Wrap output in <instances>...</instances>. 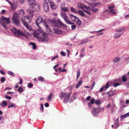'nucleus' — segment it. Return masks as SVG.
<instances>
[{"label":"nucleus","instance_id":"4","mask_svg":"<svg viewBox=\"0 0 129 129\" xmlns=\"http://www.w3.org/2000/svg\"><path fill=\"white\" fill-rule=\"evenodd\" d=\"M71 94V92H70L69 94L67 95L66 93H64L61 92L59 93V96L61 99H62L63 98H64L63 102L64 103H66L68 102L70 99Z\"/></svg>","mask_w":129,"mask_h":129},{"label":"nucleus","instance_id":"15","mask_svg":"<svg viewBox=\"0 0 129 129\" xmlns=\"http://www.w3.org/2000/svg\"><path fill=\"white\" fill-rule=\"evenodd\" d=\"M43 7L45 10L46 11H49V7L48 4L46 3H44L43 4Z\"/></svg>","mask_w":129,"mask_h":129},{"label":"nucleus","instance_id":"32","mask_svg":"<svg viewBox=\"0 0 129 129\" xmlns=\"http://www.w3.org/2000/svg\"><path fill=\"white\" fill-rule=\"evenodd\" d=\"M78 20H76L75 21L76 23L78 25H80L82 23V22L78 18Z\"/></svg>","mask_w":129,"mask_h":129},{"label":"nucleus","instance_id":"5","mask_svg":"<svg viewBox=\"0 0 129 129\" xmlns=\"http://www.w3.org/2000/svg\"><path fill=\"white\" fill-rule=\"evenodd\" d=\"M18 14L17 13H15L13 15L12 21L13 24L17 26L20 25V21L18 20Z\"/></svg>","mask_w":129,"mask_h":129},{"label":"nucleus","instance_id":"7","mask_svg":"<svg viewBox=\"0 0 129 129\" xmlns=\"http://www.w3.org/2000/svg\"><path fill=\"white\" fill-rule=\"evenodd\" d=\"M20 20L23 23L24 25L25 26L27 29L30 31L33 30V29L31 25L28 24V23H29L26 22L24 19L21 18L20 19Z\"/></svg>","mask_w":129,"mask_h":129},{"label":"nucleus","instance_id":"43","mask_svg":"<svg viewBox=\"0 0 129 129\" xmlns=\"http://www.w3.org/2000/svg\"><path fill=\"white\" fill-rule=\"evenodd\" d=\"M0 80L1 82L3 83L5 81V79L4 77H2L1 79Z\"/></svg>","mask_w":129,"mask_h":129},{"label":"nucleus","instance_id":"30","mask_svg":"<svg viewBox=\"0 0 129 129\" xmlns=\"http://www.w3.org/2000/svg\"><path fill=\"white\" fill-rule=\"evenodd\" d=\"M122 81L124 82H125L127 80L126 76L125 75H124L122 76Z\"/></svg>","mask_w":129,"mask_h":129},{"label":"nucleus","instance_id":"44","mask_svg":"<svg viewBox=\"0 0 129 129\" xmlns=\"http://www.w3.org/2000/svg\"><path fill=\"white\" fill-rule=\"evenodd\" d=\"M120 83H114L113 85L114 87H116L120 85Z\"/></svg>","mask_w":129,"mask_h":129},{"label":"nucleus","instance_id":"1","mask_svg":"<svg viewBox=\"0 0 129 129\" xmlns=\"http://www.w3.org/2000/svg\"><path fill=\"white\" fill-rule=\"evenodd\" d=\"M46 20L45 19H44L41 17L39 16L37 18V20H36V25L38 26L39 28L41 29L40 24L41 23H43V25L45 26V28L46 31L48 32V33L50 35H52L53 32L50 30V27L46 23Z\"/></svg>","mask_w":129,"mask_h":129},{"label":"nucleus","instance_id":"29","mask_svg":"<svg viewBox=\"0 0 129 129\" xmlns=\"http://www.w3.org/2000/svg\"><path fill=\"white\" fill-rule=\"evenodd\" d=\"M29 44L33 46V49H36L37 47L35 44V43L33 42L30 43Z\"/></svg>","mask_w":129,"mask_h":129},{"label":"nucleus","instance_id":"63","mask_svg":"<svg viewBox=\"0 0 129 129\" xmlns=\"http://www.w3.org/2000/svg\"><path fill=\"white\" fill-rule=\"evenodd\" d=\"M120 117L121 118H122V117H123L124 118H126L127 117V116L125 114L124 115H121Z\"/></svg>","mask_w":129,"mask_h":129},{"label":"nucleus","instance_id":"48","mask_svg":"<svg viewBox=\"0 0 129 129\" xmlns=\"http://www.w3.org/2000/svg\"><path fill=\"white\" fill-rule=\"evenodd\" d=\"M95 99H92L90 101V103L91 104H93L94 103Z\"/></svg>","mask_w":129,"mask_h":129},{"label":"nucleus","instance_id":"9","mask_svg":"<svg viewBox=\"0 0 129 129\" xmlns=\"http://www.w3.org/2000/svg\"><path fill=\"white\" fill-rule=\"evenodd\" d=\"M35 0H28L29 4L33 8H34L35 9L36 7L39 8V6L35 3Z\"/></svg>","mask_w":129,"mask_h":129},{"label":"nucleus","instance_id":"50","mask_svg":"<svg viewBox=\"0 0 129 129\" xmlns=\"http://www.w3.org/2000/svg\"><path fill=\"white\" fill-rule=\"evenodd\" d=\"M22 89L21 87H19L18 89V90L19 92H21L22 91Z\"/></svg>","mask_w":129,"mask_h":129},{"label":"nucleus","instance_id":"64","mask_svg":"<svg viewBox=\"0 0 129 129\" xmlns=\"http://www.w3.org/2000/svg\"><path fill=\"white\" fill-rule=\"evenodd\" d=\"M105 30V29H101V30H100L99 31H96L95 32L96 33H99V32H101V31H103L104 30Z\"/></svg>","mask_w":129,"mask_h":129},{"label":"nucleus","instance_id":"58","mask_svg":"<svg viewBox=\"0 0 129 129\" xmlns=\"http://www.w3.org/2000/svg\"><path fill=\"white\" fill-rule=\"evenodd\" d=\"M90 99H91L90 96H89L87 97V98H86V100L87 101H88Z\"/></svg>","mask_w":129,"mask_h":129},{"label":"nucleus","instance_id":"51","mask_svg":"<svg viewBox=\"0 0 129 129\" xmlns=\"http://www.w3.org/2000/svg\"><path fill=\"white\" fill-rule=\"evenodd\" d=\"M5 98L7 99H12V97L7 95L5 96Z\"/></svg>","mask_w":129,"mask_h":129},{"label":"nucleus","instance_id":"6","mask_svg":"<svg viewBox=\"0 0 129 129\" xmlns=\"http://www.w3.org/2000/svg\"><path fill=\"white\" fill-rule=\"evenodd\" d=\"M39 28V29L37 30L34 31V36L35 37L38 39L41 38V36L43 34V32L41 30V29Z\"/></svg>","mask_w":129,"mask_h":129},{"label":"nucleus","instance_id":"28","mask_svg":"<svg viewBox=\"0 0 129 129\" xmlns=\"http://www.w3.org/2000/svg\"><path fill=\"white\" fill-rule=\"evenodd\" d=\"M78 13L82 16L84 17L86 16L85 14L81 10H80L79 11H78Z\"/></svg>","mask_w":129,"mask_h":129},{"label":"nucleus","instance_id":"37","mask_svg":"<svg viewBox=\"0 0 129 129\" xmlns=\"http://www.w3.org/2000/svg\"><path fill=\"white\" fill-rule=\"evenodd\" d=\"M38 79L39 80L43 82L44 81V78H43V77L41 76H39L38 77Z\"/></svg>","mask_w":129,"mask_h":129},{"label":"nucleus","instance_id":"61","mask_svg":"<svg viewBox=\"0 0 129 129\" xmlns=\"http://www.w3.org/2000/svg\"><path fill=\"white\" fill-rule=\"evenodd\" d=\"M0 72L2 74L4 75L5 74V73L3 72L2 70H0Z\"/></svg>","mask_w":129,"mask_h":129},{"label":"nucleus","instance_id":"20","mask_svg":"<svg viewBox=\"0 0 129 129\" xmlns=\"http://www.w3.org/2000/svg\"><path fill=\"white\" fill-rule=\"evenodd\" d=\"M27 11L29 15L33 17L34 14V11H33L30 9H27Z\"/></svg>","mask_w":129,"mask_h":129},{"label":"nucleus","instance_id":"49","mask_svg":"<svg viewBox=\"0 0 129 129\" xmlns=\"http://www.w3.org/2000/svg\"><path fill=\"white\" fill-rule=\"evenodd\" d=\"M95 103L97 105H99L100 103V101L99 100H97L95 101Z\"/></svg>","mask_w":129,"mask_h":129},{"label":"nucleus","instance_id":"59","mask_svg":"<svg viewBox=\"0 0 129 129\" xmlns=\"http://www.w3.org/2000/svg\"><path fill=\"white\" fill-rule=\"evenodd\" d=\"M104 87H102L100 90V92H102L104 90Z\"/></svg>","mask_w":129,"mask_h":129},{"label":"nucleus","instance_id":"10","mask_svg":"<svg viewBox=\"0 0 129 129\" xmlns=\"http://www.w3.org/2000/svg\"><path fill=\"white\" fill-rule=\"evenodd\" d=\"M78 6L79 9H81L82 10H83L84 8L87 10L89 9V10L90 9V7H87L84 4L80 3L78 4Z\"/></svg>","mask_w":129,"mask_h":129},{"label":"nucleus","instance_id":"62","mask_svg":"<svg viewBox=\"0 0 129 129\" xmlns=\"http://www.w3.org/2000/svg\"><path fill=\"white\" fill-rule=\"evenodd\" d=\"M6 12V11L4 10H2L1 12V13L2 14H3L5 13Z\"/></svg>","mask_w":129,"mask_h":129},{"label":"nucleus","instance_id":"53","mask_svg":"<svg viewBox=\"0 0 129 129\" xmlns=\"http://www.w3.org/2000/svg\"><path fill=\"white\" fill-rule=\"evenodd\" d=\"M41 111L42 112L43 111V106L42 104H41Z\"/></svg>","mask_w":129,"mask_h":129},{"label":"nucleus","instance_id":"39","mask_svg":"<svg viewBox=\"0 0 129 129\" xmlns=\"http://www.w3.org/2000/svg\"><path fill=\"white\" fill-rule=\"evenodd\" d=\"M80 76V72L79 70H78L77 72V80H78V78Z\"/></svg>","mask_w":129,"mask_h":129},{"label":"nucleus","instance_id":"23","mask_svg":"<svg viewBox=\"0 0 129 129\" xmlns=\"http://www.w3.org/2000/svg\"><path fill=\"white\" fill-rule=\"evenodd\" d=\"M122 34V33H115L114 35V38H119L120 36H121Z\"/></svg>","mask_w":129,"mask_h":129},{"label":"nucleus","instance_id":"36","mask_svg":"<svg viewBox=\"0 0 129 129\" xmlns=\"http://www.w3.org/2000/svg\"><path fill=\"white\" fill-rule=\"evenodd\" d=\"M71 10L72 12H74L75 13H78V11L75 10V9L73 7H71Z\"/></svg>","mask_w":129,"mask_h":129},{"label":"nucleus","instance_id":"38","mask_svg":"<svg viewBox=\"0 0 129 129\" xmlns=\"http://www.w3.org/2000/svg\"><path fill=\"white\" fill-rule=\"evenodd\" d=\"M19 14H21L23 16L24 15V11L23 9H21L20 10Z\"/></svg>","mask_w":129,"mask_h":129},{"label":"nucleus","instance_id":"54","mask_svg":"<svg viewBox=\"0 0 129 129\" xmlns=\"http://www.w3.org/2000/svg\"><path fill=\"white\" fill-rule=\"evenodd\" d=\"M109 84L108 83H107L104 87L105 88L107 89L109 87Z\"/></svg>","mask_w":129,"mask_h":129},{"label":"nucleus","instance_id":"42","mask_svg":"<svg viewBox=\"0 0 129 129\" xmlns=\"http://www.w3.org/2000/svg\"><path fill=\"white\" fill-rule=\"evenodd\" d=\"M8 74L12 76H14V74L12 72L9 71L8 72Z\"/></svg>","mask_w":129,"mask_h":129},{"label":"nucleus","instance_id":"17","mask_svg":"<svg viewBox=\"0 0 129 129\" xmlns=\"http://www.w3.org/2000/svg\"><path fill=\"white\" fill-rule=\"evenodd\" d=\"M60 15L63 18L64 20L67 19L68 17L66 15V13L64 12H61L60 14Z\"/></svg>","mask_w":129,"mask_h":129},{"label":"nucleus","instance_id":"33","mask_svg":"<svg viewBox=\"0 0 129 129\" xmlns=\"http://www.w3.org/2000/svg\"><path fill=\"white\" fill-rule=\"evenodd\" d=\"M124 29V27H122L120 28L119 29H118L116 30V31H121L122 30H123Z\"/></svg>","mask_w":129,"mask_h":129},{"label":"nucleus","instance_id":"31","mask_svg":"<svg viewBox=\"0 0 129 129\" xmlns=\"http://www.w3.org/2000/svg\"><path fill=\"white\" fill-rule=\"evenodd\" d=\"M120 59V58L118 57H116L114 58L113 60V62H116L119 61Z\"/></svg>","mask_w":129,"mask_h":129},{"label":"nucleus","instance_id":"45","mask_svg":"<svg viewBox=\"0 0 129 129\" xmlns=\"http://www.w3.org/2000/svg\"><path fill=\"white\" fill-rule=\"evenodd\" d=\"M58 57V56L57 55H56L55 56L52 57V59H51V61H53L55 58H57Z\"/></svg>","mask_w":129,"mask_h":129},{"label":"nucleus","instance_id":"8","mask_svg":"<svg viewBox=\"0 0 129 129\" xmlns=\"http://www.w3.org/2000/svg\"><path fill=\"white\" fill-rule=\"evenodd\" d=\"M11 30L16 36L18 35L19 37H20V36L19 35H21L23 36H24V35L22 32L17 29L16 28H14L13 29H12Z\"/></svg>","mask_w":129,"mask_h":129},{"label":"nucleus","instance_id":"60","mask_svg":"<svg viewBox=\"0 0 129 129\" xmlns=\"http://www.w3.org/2000/svg\"><path fill=\"white\" fill-rule=\"evenodd\" d=\"M84 54L81 53L80 54V57H81L82 58H83V57L84 56Z\"/></svg>","mask_w":129,"mask_h":129},{"label":"nucleus","instance_id":"47","mask_svg":"<svg viewBox=\"0 0 129 129\" xmlns=\"http://www.w3.org/2000/svg\"><path fill=\"white\" fill-rule=\"evenodd\" d=\"M9 105H10L11 106V107L12 108L14 107V108H15L16 107V106L15 105L11 103H10Z\"/></svg>","mask_w":129,"mask_h":129},{"label":"nucleus","instance_id":"19","mask_svg":"<svg viewBox=\"0 0 129 129\" xmlns=\"http://www.w3.org/2000/svg\"><path fill=\"white\" fill-rule=\"evenodd\" d=\"M70 18L72 21H76V20H78V18L76 16L73 15H70Z\"/></svg>","mask_w":129,"mask_h":129},{"label":"nucleus","instance_id":"25","mask_svg":"<svg viewBox=\"0 0 129 129\" xmlns=\"http://www.w3.org/2000/svg\"><path fill=\"white\" fill-rule=\"evenodd\" d=\"M32 17H31L30 16H26L24 17V18L25 19L29 20V21L28 22V23H30L31 21V19L32 18Z\"/></svg>","mask_w":129,"mask_h":129},{"label":"nucleus","instance_id":"41","mask_svg":"<svg viewBox=\"0 0 129 129\" xmlns=\"http://www.w3.org/2000/svg\"><path fill=\"white\" fill-rule=\"evenodd\" d=\"M91 10L93 12H96L98 10V9L96 8H92L91 9Z\"/></svg>","mask_w":129,"mask_h":129},{"label":"nucleus","instance_id":"2","mask_svg":"<svg viewBox=\"0 0 129 129\" xmlns=\"http://www.w3.org/2000/svg\"><path fill=\"white\" fill-rule=\"evenodd\" d=\"M51 22L53 26L56 27H58L59 26L63 27H67V26L63 24L59 19L56 20L55 18H54L51 20Z\"/></svg>","mask_w":129,"mask_h":129},{"label":"nucleus","instance_id":"26","mask_svg":"<svg viewBox=\"0 0 129 129\" xmlns=\"http://www.w3.org/2000/svg\"><path fill=\"white\" fill-rule=\"evenodd\" d=\"M82 81L81 80H80L76 86V88H77L79 87L82 84Z\"/></svg>","mask_w":129,"mask_h":129},{"label":"nucleus","instance_id":"27","mask_svg":"<svg viewBox=\"0 0 129 129\" xmlns=\"http://www.w3.org/2000/svg\"><path fill=\"white\" fill-rule=\"evenodd\" d=\"M63 5V4L61 5V9L64 12H66L68 11V9L67 8L64 7L62 6V5Z\"/></svg>","mask_w":129,"mask_h":129},{"label":"nucleus","instance_id":"11","mask_svg":"<svg viewBox=\"0 0 129 129\" xmlns=\"http://www.w3.org/2000/svg\"><path fill=\"white\" fill-rule=\"evenodd\" d=\"M42 37H41V38H40L41 41H46L48 40V38L47 35L46 34H43L42 35Z\"/></svg>","mask_w":129,"mask_h":129},{"label":"nucleus","instance_id":"57","mask_svg":"<svg viewBox=\"0 0 129 129\" xmlns=\"http://www.w3.org/2000/svg\"><path fill=\"white\" fill-rule=\"evenodd\" d=\"M71 27L73 30H74L76 28V26L75 25H73Z\"/></svg>","mask_w":129,"mask_h":129},{"label":"nucleus","instance_id":"46","mask_svg":"<svg viewBox=\"0 0 129 129\" xmlns=\"http://www.w3.org/2000/svg\"><path fill=\"white\" fill-rule=\"evenodd\" d=\"M33 86V84L31 83H29L28 84V86L29 88L32 87Z\"/></svg>","mask_w":129,"mask_h":129},{"label":"nucleus","instance_id":"24","mask_svg":"<svg viewBox=\"0 0 129 129\" xmlns=\"http://www.w3.org/2000/svg\"><path fill=\"white\" fill-rule=\"evenodd\" d=\"M64 20L68 24L71 25H72L73 24V23L71 21L69 20L68 17L66 19H65Z\"/></svg>","mask_w":129,"mask_h":129},{"label":"nucleus","instance_id":"52","mask_svg":"<svg viewBox=\"0 0 129 129\" xmlns=\"http://www.w3.org/2000/svg\"><path fill=\"white\" fill-rule=\"evenodd\" d=\"M60 54L61 55H62L63 56H65L66 54V53H64L62 51H61L60 52Z\"/></svg>","mask_w":129,"mask_h":129},{"label":"nucleus","instance_id":"34","mask_svg":"<svg viewBox=\"0 0 129 129\" xmlns=\"http://www.w3.org/2000/svg\"><path fill=\"white\" fill-rule=\"evenodd\" d=\"M1 105H2V106L4 107L7 105V103H6V101H3L2 104Z\"/></svg>","mask_w":129,"mask_h":129},{"label":"nucleus","instance_id":"21","mask_svg":"<svg viewBox=\"0 0 129 129\" xmlns=\"http://www.w3.org/2000/svg\"><path fill=\"white\" fill-rule=\"evenodd\" d=\"M53 94L52 93H51L50 95L48 96L47 98V100L48 101H50L52 100Z\"/></svg>","mask_w":129,"mask_h":129},{"label":"nucleus","instance_id":"22","mask_svg":"<svg viewBox=\"0 0 129 129\" xmlns=\"http://www.w3.org/2000/svg\"><path fill=\"white\" fill-rule=\"evenodd\" d=\"M118 118L114 121V126L115 128H117L119 126Z\"/></svg>","mask_w":129,"mask_h":129},{"label":"nucleus","instance_id":"12","mask_svg":"<svg viewBox=\"0 0 129 129\" xmlns=\"http://www.w3.org/2000/svg\"><path fill=\"white\" fill-rule=\"evenodd\" d=\"M98 109L93 108L92 110V114L93 115L95 116L98 115Z\"/></svg>","mask_w":129,"mask_h":129},{"label":"nucleus","instance_id":"35","mask_svg":"<svg viewBox=\"0 0 129 129\" xmlns=\"http://www.w3.org/2000/svg\"><path fill=\"white\" fill-rule=\"evenodd\" d=\"M109 95L108 96V98H110V97L112 96L113 95V91H110V92H109Z\"/></svg>","mask_w":129,"mask_h":129},{"label":"nucleus","instance_id":"16","mask_svg":"<svg viewBox=\"0 0 129 129\" xmlns=\"http://www.w3.org/2000/svg\"><path fill=\"white\" fill-rule=\"evenodd\" d=\"M54 32L55 33L57 34H60L62 33V31L59 29L54 28L53 29Z\"/></svg>","mask_w":129,"mask_h":129},{"label":"nucleus","instance_id":"18","mask_svg":"<svg viewBox=\"0 0 129 129\" xmlns=\"http://www.w3.org/2000/svg\"><path fill=\"white\" fill-rule=\"evenodd\" d=\"M114 7L113 5H112L111 6H109L108 7V9L110 10L109 12H110L112 13L113 14H115V12H114L113 10V9L114 8Z\"/></svg>","mask_w":129,"mask_h":129},{"label":"nucleus","instance_id":"13","mask_svg":"<svg viewBox=\"0 0 129 129\" xmlns=\"http://www.w3.org/2000/svg\"><path fill=\"white\" fill-rule=\"evenodd\" d=\"M52 10H54L56 8V6L55 5V3L52 1H50L48 2Z\"/></svg>","mask_w":129,"mask_h":129},{"label":"nucleus","instance_id":"14","mask_svg":"<svg viewBox=\"0 0 129 129\" xmlns=\"http://www.w3.org/2000/svg\"><path fill=\"white\" fill-rule=\"evenodd\" d=\"M7 1L10 5L11 8L12 10H14L17 7V5L15 3H10L7 0H6Z\"/></svg>","mask_w":129,"mask_h":129},{"label":"nucleus","instance_id":"56","mask_svg":"<svg viewBox=\"0 0 129 129\" xmlns=\"http://www.w3.org/2000/svg\"><path fill=\"white\" fill-rule=\"evenodd\" d=\"M125 61L127 62H128L129 61V57H128L126 58Z\"/></svg>","mask_w":129,"mask_h":129},{"label":"nucleus","instance_id":"55","mask_svg":"<svg viewBox=\"0 0 129 129\" xmlns=\"http://www.w3.org/2000/svg\"><path fill=\"white\" fill-rule=\"evenodd\" d=\"M89 42V40L88 39H87L86 40H84L83 42H84V44H85Z\"/></svg>","mask_w":129,"mask_h":129},{"label":"nucleus","instance_id":"3","mask_svg":"<svg viewBox=\"0 0 129 129\" xmlns=\"http://www.w3.org/2000/svg\"><path fill=\"white\" fill-rule=\"evenodd\" d=\"M10 18H7L2 16L0 18V23L2 26L6 29H7L8 27L6 24L9 25L10 23Z\"/></svg>","mask_w":129,"mask_h":129},{"label":"nucleus","instance_id":"40","mask_svg":"<svg viewBox=\"0 0 129 129\" xmlns=\"http://www.w3.org/2000/svg\"><path fill=\"white\" fill-rule=\"evenodd\" d=\"M76 94H74L72 96V98H71V100L72 101L74 100H75L76 99V98H75Z\"/></svg>","mask_w":129,"mask_h":129}]
</instances>
